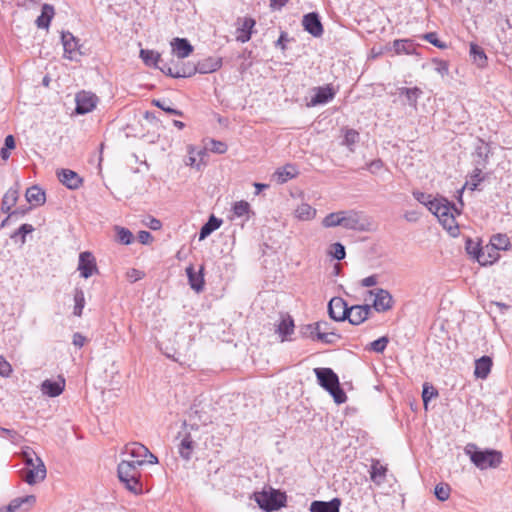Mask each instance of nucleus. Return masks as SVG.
Returning a JSON list of instances; mask_svg holds the SVG:
<instances>
[{"label": "nucleus", "instance_id": "1", "mask_svg": "<svg viewBox=\"0 0 512 512\" xmlns=\"http://www.w3.org/2000/svg\"><path fill=\"white\" fill-rule=\"evenodd\" d=\"M417 200L426 205L429 211L435 215L442 227L451 235L457 236L459 227L457 217L459 215L458 209L443 198H436L427 200L423 194L417 196Z\"/></svg>", "mask_w": 512, "mask_h": 512}, {"label": "nucleus", "instance_id": "2", "mask_svg": "<svg viewBox=\"0 0 512 512\" xmlns=\"http://www.w3.org/2000/svg\"><path fill=\"white\" fill-rule=\"evenodd\" d=\"M252 499L262 512H278L288 506L286 491L271 485H263L256 489Z\"/></svg>", "mask_w": 512, "mask_h": 512}, {"label": "nucleus", "instance_id": "3", "mask_svg": "<svg viewBox=\"0 0 512 512\" xmlns=\"http://www.w3.org/2000/svg\"><path fill=\"white\" fill-rule=\"evenodd\" d=\"M301 334L306 338L329 344L335 343L340 339V336L326 321H317L302 325Z\"/></svg>", "mask_w": 512, "mask_h": 512}, {"label": "nucleus", "instance_id": "4", "mask_svg": "<svg viewBox=\"0 0 512 512\" xmlns=\"http://www.w3.org/2000/svg\"><path fill=\"white\" fill-rule=\"evenodd\" d=\"M367 306L371 307V312L386 313L394 306V297L386 289L374 288L367 292L366 296Z\"/></svg>", "mask_w": 512, "mask_h": 512}, {"label": "nucleus", "instance_id": "5", "mask_svg": "<svg viewBox=\"0 0 512 512\" xmlns=\"http://www.w3.org/2000/svg\"><path fill=\"white\" fill-rule=\"evenodd\" d=\"M290 205L293 207L294 215L301 221H311L316 217V209L304 202L305 193L300 188L290 190Z\"/></svg>", "mask_w": 512, "mask_h": 512}, {"label": "nucleus", "instance_id": "6", "mask_svg": "<svg viewBox=\"0 0 512 512\" xmlns=\"http://www.w3.org/2000/svg\"><path fill=\"white\" fill-rule=\"evenodd\" d=\"M136 464L131 461L121 460L118 465V478L125 485V487L134 493L141 491L138 482V472Z\"/></svg>", "mask_w": 512, "mask_h": 512}, {"label": "nucleus", "instance_id": "7", "mask_svg": "<svg viewBox=\"0 0 512 512\" xmlns=\"http://www.w3.org/2000/svg\"><path fill=\"white\" fill-rule=\"evenodd\" d=\"M199 433L197 430L190 428L185 429L179 435L178 453L185 459L190 460L194 457L198 449Z\"/></svg>", "mask_w": 512, "mask_h": 512}, {"label": "nucleus", "instance_id": "8", "mask_svg": "<svg viewBox=\"0 0 512 512\" xmlns=\"http://www.w3.org/2000/svg\"><path fill=\"white\" fill-rule=\"evenodd\" d=\"M27 465L26 480L29 484H35L42 481L46 475V469L41 459L32 451L23 453Z\"/></svg>", "mask_w": 512, "mask_h": 512}, {"label": "nucleus", "instance_id": "9", "mask_svg": "<svg viewBox=\"0 0 512 512\" xmlns=\"http://www.w3.org/2000/svg\"><path fill=\"white\" fill-rule=\"evenodd\" d=\"M470 460L480 469L496 468L502 461V454L495 450H468Z\"/></svg>", "mask_w": 512, "mask_h": 512}, {"label": "nucleus", "instance_id": "10", "mask_svg": "<svg viewBox=\"0 0 512 512\" xmlns=\"http://www.w3.org/2000/svg\"><path fill=\"white\" fill-rule=\"evenodd\" d=\"M121 460L131 461L138 466L144 463H157L156 457L150 454L148 450L140 444H132L125 447L121 453Z\"/></svg>", "mask_w": 512, "mask_h": 512}, {"label": "nucleus", "instance_id": "11", "mask_svg": "<svg viewBox=\"0 0 512 512\" xmlns=\"http://www.w3.org/2000/svg\"><path fill=\"white\" fill-rule=\"evenodd\" d=\"M317 376L321 385L332 395L335 403L341 404L346 401V395L339 388L338 379L331 370H320L317 372Z\"/></svg>", "mask_w": 512, "mask_h": 512}, {"label": "nucleus", "instance_id": "12", "mask_svg": "<svg viewBox=\"0 0 512 512\" xmlns=\"http://www.w3.org/2000/svg\"><path fill=\"white\" fill-rule=\"evenodd\" d=\"M161 72L171 78H190L196 74L212 73L213 70H198L196 66H161Z\"/></svg>", "mask_w": 512, "mask_h": 512}, {"label": "nucleus", "instance_id": "13", "mask_svg": "<svg viewBox=\"0 0 512 512\" xmlns=\"http://www.w3.org/2000/svg\"><path fill=\"white\" fill-rule=\"evenodd\" d=\"M323 224L327 227L343 226L346 228H354L356 225V216L344 211L334 212L324 218Z\"/></svg>", "mask_w": 512, "mask_h": 512}, {"label": "nucleus", "instance_id": "14", "mask_svg": "<svg viewBox=\"0 0 512 512\" xmlns=\"http://www.w3.org/2000/svg\"><path fill=\"white\" fill-rule=\"evenodd\" d=\"M378 283L376 275H364L348 281L345 285V293L348 296L355 297L360 288L374 287Z\"/></svg>", "mask_w": 512, "mask_h": 512}, {"label": "nucleus", "instance_id": "15", "mask_svg": "<svg viewBox=\"0 0 512 512\" xmlns=\"http://www.w3.org/2000/svg\"><path fill=\"white\" fill-rule=\"evenodd\" d=\"M371 307L367 304H356L348 307L346 319L350 324L358 326L366 322L371 316Z\"/></svg>", "mask_w": 512, "mask_h": 512}, {"label": "nucleus", "instance_id": "16", "mask_svg": "<svg viewBox=\"0 0 512 512\" xmlns=\"http://www.w3.org/2000/svg\"><path fill=\"white\" fill-rule=\"evenodd\" d=\"M61 40L64 49V56L70 61H79L78 55L81 52L78 49V40L70 32H62Z\"/></svg>", "mask_w": 512, "mask_h": 512}, {"label": "nucleus", "instance_id": "17", "mask_svg": "<svg viewBox=\"0 0 512 512\" xmlns=\"http://www.w3.org/2000/svg\"><path fill=\"white\" fill-rule=\"evenodd\" d=\"M202 160L201 152L192 146H187L181 156V162L183 165L194 170H199L201 168Z\"/></svg>", "mask_w": 512, "mask_h": 512}, {"label": "nucleus", "instance_id": "18", "mask_svg": "<svg viewBox=\"0 0 512 512\" xmlns=\"http://www.w3.org/2000/svg\"><path fill=\"white\" fill-rule=\"evenodd\" d=\"M305 31L314 37H320L323 34V25L316 12H310L303 16L302 20Z\"/></svg>", "mask_w": 512, "mask_h": 512}, {"label": "nucleus", "instance_id": "19", "mask_svg": "<svg viewBox=\"0 0 512 512\" xmlns=\"http://www.w3.org/2000/svg\"><path fill=\"white\" fill-rule=\"evenodd\" d=\"M348 311L346 302L340 297H334L328 305L329 316L338 322L345 321Z\"/></svg>", "mask_w": 512, "mask_h": 512}, {"label": "nucleus", "instance_id": "20", "mask_svg": "<svg viewBox=\"0 0 512 512\" xmlns=\"http://www.w3.org/2000/svg\"><path fill=\"white\" fill-rule=\"evenodd\" d=\"M96 98L88 92H81L76 97V112L84 114L91 112L96 107Z\"/></svg>", "mask_w": 512, "mask_h": 512}, {"label": "nucleus", "instance_id": "21", "mask_svg": "<svg viewBox=\"0 0 512 512\" xmlns=\"http://www.w3.org/2000/svg\"><path fill=\"white\" fill-rule=\"evenodd\" d=\"M78 269L84 278H89L97 273L96 262L93 256L84 253L80 255Z\"/></svg>", "mask_w": 512, "mask_h": 512}, {"label": "nucleus", "instance_id": "22", "mask_svg": "<svg viewBox=\"0 0 512 512\" xmlns=\"http://www.w3.org/2000/svg\"><path fill=\"white\" fill-rule=\"evenodd\" d=\"M493 366V360L489 356H482L474 362V377L476 379H486Z\"/></svg>", "mask_w": 512, "mask_h": 512}, {"label": "nucleus", "instance_id": "23", "mask_svg": "<svg viewBox=\"0 0 512 512\" xmlns=\"http://www.w3.org/2000/svg\"><path fill=\"white\" fill-rule=\"evenodd\" d=\"M341 500L333 498L329 501H313L309 506V512H340Z\"/></svg>", "mask_w": 512, "mask_h": 512}, {"label": "nucleus", "instance_id": "24", "mask_svg": "<svg viewBox=\"0 0 512 512\" xmlns=\"http://www.w3.org/2000/svg\"><path fill=\"white\" fill-rule=\"evenodd\" d=\"M173 55L180 59L188 57L194 50L193 46L186 38H174L171 41Z\"/></svg>", "mask_w": 512, "mask_h": 512}, {"label": "nucleus", "instance_id": "25", "mask_svg": "<svg viewBox=\"0 0 512 512\" xmlns=\"http://www.w3.org/2000/svg\"><path fill=\"white\" fill-rule=\"evenodd\" d=\"M55 15V9L51 4H43L41 14L36 18L35 24L40 29H48L51 20Z\"/></svg>", "mask_w": 512, "mask_h": 512}, {"label": "nucleus", "instance_id": "26", "mask_svg": "<svg viewBox=\"0 0 512 512\" xmlns=\"http://www.w3.org/2000/svg\"><path fill=\"white\" fill-rule=\"evenodd\" d=\"M333 96L334 92L330 88H319L313 93V95H311L308 104L313 107L322 105L330 101Z\"/></svg>", "mask_w": 512, "mask_h": 512}, {"label": "nucleus", "instance_id": "27", "mask_svg": "<svg viewBox=\"0 0 512 512\" xmlns=\"http://www.w3.org/2000/svg\"><path fill=\"white\" fill-rule=\"evenodd\" d=\"M489 245L493 248L494 253L499 256V252L507 251L511 243L507 235L498 233L490 238Z\"/></svg>", "mask_w": 512, "mask_h": 512}, {"label": "nucleus", "instance_id": "28", "mask_svg": "<svg viewBox=\"0 0 512 512\" xmlns=\"http://www.w3.org/2000/svg\"><path fill=\"white\" fill-rule=\"evenodd\" d=\"M60 182L70 189H76L81 185V178L71 170H62L58 173Z\"/></svg>", "mask_w": 512, "mask_h": 512}, {"label": "nucleus", "instance_id": "29", "mask_svg": "<svg viewBox=\"0 0 512 512\" xmlns=\"http://www.w3.org/2000/svg\"><path fill=\"white\" fill-rule=\"evenodd\" d=\"M483 244V241L481 237L477 235H471L467 237L465 240V251L471 257L476 261V258L478 254L480 253V248Z\"/></svg>", "mask_w": 512, "mask_h": 512}, {"label": "nucleus", "instance_id": "30", "mask_svg": "<svg viewBox=\"0 0 512 512\" xmlns=\"http://www.w3.org/2000/svg\"><path fill=\"white\" fill-rule=\"evenodd\" d=\"M36 504V497L34 495H26L16 498L10 504V510H24L31 509Z\"/></svg>", "mask_w": 512, "mask_h": 512}, {"label": "nucleus", "instance_id": "31", "mask_svg": "<svg viewBox=\"0 0 512 512\" xmlns=\"http://www.w3.org/2000/svg\"><path fill=\"white\" fill-rule=\"evenodd\" d=\"M298 174L297 169L292 165H286L279 168L274 174L273 178L277 183H285L293 179Z\"/></svg>", "mask_w": 512, "mask_h": 512}, {"label": "nucleus", "instance_id": "32", "mask_svg": "<svg viewBox=\"0 0 512 512\" xmlns=\"http://www.w3.org/2000/svg\"><path fill=\"white\" fill-rule=\"evenodd\" d=\"M497 259L498 255L494 253L493 248L487 243L485 246H481L476 262L485 266L494 263Z\"/></svg>", "mask_w": 512, "mask_h": 512}, {"label": "nucleus", "instance_id": "33", "mask_svg": "<svg viewBox=\"0 0 512 512\" xmlns=\"http://www.w3.org/2000/svg\"><path fill=\"white\" fill-rule=\"evenodd\" d=\"M43 392L51 397L60 395L64 389V381L62 379L46 380L42 385Z\"/></svg>", "mask_w": 512, "mask_h": 512}, {"label": "nucleus", "instance_id": "34", "mask_svg": "<svg viewBox=\"0 0 512 512\" xmlns=\"http://www.w3.org/2000/svg\"><path fill=\"white\" fill-rule=\"evenodd\" d=\"M187 272L191 287L195 291H200L204 285L203 268L200 267L198 270L188 268Z\"/></svg>", "mask_w": 512, "mask_h": 512}, {"label": "nucleus", "instance_id": "35", "mask_svg": "<svg viewBox=\"0 0 512 512\" xmlns=\"http://www.w3.org/2000/svg\"><path fill=\"white\" fill-rule=\"evenodd\" d=\"M26 200L32 205V206H38L44 203L45 201V194L42 191L41 188L37 186L30 187L26 191Z\"/></svg>", "mask_w": 512, "mask_h": 512}, {"label": "nucleus", "instance_id": "36", "mask_svg": "<svg viewBox=\"0 0 512 512\" xmlns=\"http://www.w3.org/2000/svg\"><path fill=\"white\" fill-rule=\"evenodd\" d=\"M221 226V220L216 218L215 216H210L207 223L201 228L199 234V240L202 241L207 238L212 232L219 229Z\"/></svg>", "mask_w": 512, "mask_h": 512}, {"label": "nucleus", "instance_id": "37", "mask_svg": "<svg viewBox=\"0 0 512 512\" xmlns=\"http://www.w3.org/2000/svg\"><path fill=\"white\" fill-rule=\"evenodd\" d=\"M359 140V135L354 130H347L345 131L338 140V145L340 147H347L348 149H351L354 145L357 144Z\"/></svg>", "mask_w": 512, "mask_h": 512}, {"label": "nucleus", "instance_id": "38", "mask_svg": "<svg viewBox=\"0 0 512 512\" xmlns=\"http://www.w3.org/2000/svg\"><path fill=\"white\" fill-rule=\"evenodd\" d=\"M437 397H438L437 389L433 385H431L429 383H425L422 388V401H423L424 409L427 410L429 403L431 401H433L434 399H436Z\"/></svg>", "mask_w": 512, "mask_h": 512}, {"label": "nucleus", "instance_id": "39", "mask_svg": "<svg viewBox=\"0 0 512 512\" xmlns=\"http://www.w3.org/2000/svg\"><path fill=\"white\" fill-rule=\"evenodd\" d=\"M255 25V21L252 18H245L242 27L239 29L237 39L241 42H246L250 39L252 34V28Z\"/></svg>", "mask_w": 512, "mask_h": 512}, {"label": "nucleus", "instance_id": "40", "mask_svg": "<svg viewBox=\"0 0 512 512\" xmlns=\"http://www.w3.org/2000/svg\"><path fill=\"white\" fill-rule=\"evenodd\" d=\"M15 147H16V141H15L14 136H12V135L6 136L4 139L3 146L0 148L1 159L6 161L10 157L11 151L14 150Z\"/></svg>", "mask_w": 512, "mask_h": 512}, {"label": "nucleus", "instance_id": "41", "mask_svg": "<svg viewBox=\"0 0 512 512\" xmlns=\"http://www.w3.org/2000/svg\"><path fill=\"white\" fill-rule=\"evenodd\" d=\"M483 175L480 171H475L471 174L470 178L463 184L461 191L467 189L470 191H474L478 188V186L483 182Z\"/></svg>", "mask_w": 512, "mask_h": 512}, {"label": "nucleus", "instance_id": "42", "mask_svg": "<svg viewBox=\"0 0 512 512\" xmlns=\"http://www.w3.org/2000/svg\"><path fill=\"white\" fill-rule=\"evenodd\" d=\"M115 241L120 244L128 245V244L132 243L133 235L129 230H127L123 227H116L115 228Z\"/></svg>", "mask_w": 512, "mask_h": 512}, {"label": "nucleus", "instance_id": "43", "mask_svg": "<svg viewBox=\"0 0 512 512\" xmlns=\"http://www.w3.org/2000/svg\"><path fill=\"white\" fill-rule=\"evenodd\" d=\"M393 47L397 54H410L414 50V45L410 40H395Z\"/></svg>", "mask_w": 512, "mask_h": 512}, {"label": "nucleus", "instance_id": "44", "mask_svg": "<svg viewBox=\"0 0 512 512\" xmlns=\"http://www.w3.org/2000/svg\"><path fill=\"white\" fill-rule=\"evenodd\" d=\"M140 57L145 64H158L161 62V55L153 50L141 49Z\"/></svg>", "mask_w": 512, "mask_h": 512}, {"label": "nucleus", "instance_id": "45", "mask_svg": "<svg viewBox=\"0 0 512 512\" xmlns=\"http://www.w3.org/2000/svg\"><path fill=\"white\" fill-rule=\"evenodd\" d=\"M451 489L447 484H437L434 489L435 497L440 501H446L449 499Z\"/></svg>", "mask_w": 512, "mask_h": 512}, {"label": "nucleus", "instance_id": "46", "mask_svg": "<svg viewBox=\"0 0 512 512\" xmlns=\"http://www.w3.org/2000/svg\"><path fill=\"white\" fill-rule=\"evenodd\" d=\"M387 344L388 339L386 337H380L369 343L368 350L375 353H382L385 350Z\"/></svg>", "mask_w": 512, "mask_h": 512}, {"label": "nucleus", "instance_id": "47", "mask_svg": "<svg viewBox=\"0 0 512 512\" xmlns=\"http://www.w3.org/2000/svg\"><path fill=\"white\" fill-rule=\"evenodd\" d=\"M470 55L473 57L474 61H484L487 59L483 48L474 43L470 44Z\"/></svg>", "mask_w": 512, "mask_h": 512}, {"label": "nucleus", "instance_id": "48", "mask_svg": "<svg viewBox=\"0 0 512 512\" xmlns=\"http://www.w3.org/2000/svg\"><path fill=\"white\" fill-rule=\"evenodd\" d=\"M17 199L18 192L16 190H9L4 196L3 204L9 210L16 204Z\"/></svg>", "mask_w": 512, "mask_h": 512}, {"label": "nucleus", "instance_id": "49", "mask_svg": "<svg viewBox=\"0 0 512 512\" xmlns=\"http://www.w3.org/2000/svg\"><path fill=\"white\" fill-rule=\"evenodd\" d=\"M208 149L214 153L223 154L227 151L228 146L222 141L212 140L208 144Z\"/></svg>", "mask_w": 512, "mask_h": 512}, {"label": "nucleus", "instance_id": "50", "mask_svg": "<svg viewBox=\"0 0 512 512\" xmlns=\"http://www.w3.org/2000/svg\"><path fill=\"white\" fill-rule=\"evenodd\" d=\"M330 255H332L336 259H343L345 257V249L339 243H334L330 246L329 249Z\"/></svg>", "mask_w": 512, "mask_h": 512}, {"label": "nucleus", "instance_id": "51", "mask_svg": "<svg viewBox=\"0 0 512 512\" xmlns=\"http://www.w3.org/2000/svg\"><path fill=\"white\" fill-rule=\"evenodd\" d=\"M385 473V468L383 466L375 465L371 471V479L373 482L380 484L382 482V478Z\"/></svg>", "mask_w": 512, "mask_h": 512}, {"label": "nucleus", "instance_id": "52", "mask_svg": "<svg viewBox=\"0 0 512 512\" xmlns=\"http://www.w3.org/2000/svg\"><path fill=\"white\" fill-rule=\"evenodd\" d=\"M12 371L10 363L0 356V376L9 377L12 374Z\"/></svg>", "mask_w": 512, "mask_h": 512}, {"label": "nucleus", "instance_id": "53", "mask_svg": "<svg viewBox=\"0 0 512 512\" xmlns=\"http://www.w3.org/2000/svg\"><path fill=\"white\" fill-rule=\"evenodd\" d=\"M424 39L438 48H444L446 46L443 42H441L438 39V36L435 32L426 33L424 35Z\"/></svg>", "mask_w": 512, "mask_h": 512}, {"label": "nucleus", "instance_id": "54", "mask_svg": "<svg viewBox=\"0 0 512 512\" xmlns=\"http://www.w3.org/2000/svg\"><path fill=\"white\" fill-rule=\"evenodd\" d=\"M138 240L142 243V244H150L152 243V236L150 233L146 232V231H141L139 232L138 234Z\"/></svg>", "mask_w": 512, "mask_h": 512}, {"label": "nucleus", "instance_id": "55", "mask_svg": "<svg viewBox=\"0 0 512 512\" xmlns=\"http://www.w3.org/2000/svg\"><path fill=\"white\" fill-rule=\"evenodd\" d=\"M75 307H74V314L77 316H80L82 313V308L84 306V298L82 296L77 297L75 299Z\"/></svg>", "mask_w": 512, "mask_h": 512}, {"label": "nucleus", "instance_id": "56", "mask_svg": "<svg viewBox=\"0 0 512 512\" xmlns=\"http://www.w3.org/2000/svg\"><path fill=\"white\" fill-rule=\"evenodd\" d=\"M288 34L286 32H281L278 40L276 41V46L281 47V49H285V44L288 42Z\"/></svg>", "mask_w": 512, "mask_h": 512}, {"label": "nucleus", "instance_id": "57", "mask_svg": "<svg viewBox=\"0 0 512 512\" xmlns=\"http://www.w3.org/2000/svg\"><path fill=\"white\" fill-rule=\"evenodd\" d=\"M289 0H270V6L274 9H280L286 5Z\"/></svg>", "mask_w": 512, "mask_h": 512}, {"label": "nucleus", "instance_id": "58", "mask_svg": "<svg viewBox=\"0 0 512 512\" xmlns=\"http://www.w3.org/2000/svg\"><path fill=\"white\" fill-rule=\"evenodd\" d=\"M32 226L28 224H24L20 227L19 233L21 234L20 239L24 240V236L30 232H32Z\"/></svg>", "mask_w": 512, "mask_h": 512}, {"label": "nucleus", "instance_id": "59", "mask_svg": "<svg viewBox=\"0 0 512 512\" xmlns=\"http://www.w3.org/2000/svg\"><path fill=\"white\" fill-rule=\"evenodd\" d=\"M73 342L77 346H82L86 342V338L80 334H76L73 336Z\"/></svg>", "mask_w": 512, "mask_h": 512}, {"label": "nucleus", "instance_id": "60", "mask_svg": "<svg viewBox=\"0 0 512 512\" xmlns=\"http://www.w3.org/2000/svg\"><path fill=\"white\" fill-rule=\"evenodd\" d=\"M149 228L153 230H159L161 228V222L157 219H151L148 224Z\"/></svg>", "mask_w": 512, "mask_h": 512}, {"label": "nucleus", "instance_id": "61", "mask_svg": "<svg viewBox=\"0 0 512 512\" xmlns=\"http://www.w3.org/2000/svg\"><path fill=\"white\" fill-rule=\"evenodd\" d=\"M293 323L291 320H284L281 324V329L285 330V333H289L292 329Z\"/></svg>", "mask_w": 512, "mask_h": 512}, {"label": "nucleus", "instance_id": "62", "mask_svg": "<svg viewBox=\"0 0 512 512\" xmlns=\"http://www.w3.org/2000/svg\"><path fill=\"white\" fill-rule=\"evenodd\" d=\"M406 218L408 220H416L418 218V214L417 213H413L411 216L406 215Z\"/></svg>", "mask_w": 512, "mask_h": 512}, {"label": "nucleus", "instance_id": "63", "mask_svg": "<svg viewBox=\"0 0 512 512\" xmlns=\"http://www.w3.org/2000/svg\"><path fill=\"white\" fill-rule=\"evenodd\" d=\"M27 2H29V3H33V2H34V0H24V3H23L22 5H23V6H25V7H28Z\"/></svg>", "mask_w": 512, "mask_h": 512}, {"label": "nucleus", "instance_id": "64", "mask_svg": "<svg viewBox=\"0 0 512 512\" xmlns=\"http://www.w3.org/2000/svg\"><path fill=\"white\" fill-rule=\"evenodd\" d=\"M435 64H439V65H442V64H446L444 61H436L435 60Z\"/></svg>", "mask_w": 512, "mask_h": 512}]
</instances>
